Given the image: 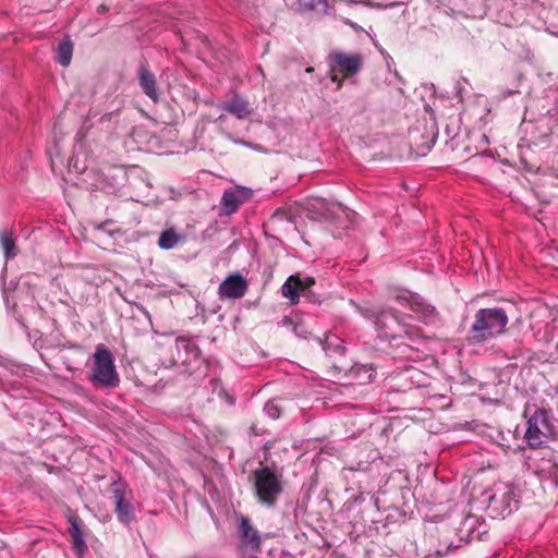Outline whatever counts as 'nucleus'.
<instances>
[{
    "mask_svg": "<svg viewBox=\"0 0 558 558\" xmlns=\"http://www.w3.org/2000/svg\"><path fill=\"white\" fill-rule=\"evenodd\" d=\"M507 324L508 316L502 308H482L474 316L468 340L471 343H484L504 333Z\"/></svg>",
    "mask_w": 558,
    "mask_h": 558,
    "instance_id": "obj_1",
    "label": "nucleus"
},
{
    "mask_svg": "<svg viewBox=\"0 0 558 558\" xmlns=\"http://www.w3.org/2000/svg\"><path fill=\"white\" fill-rule=\"evenodd\" d=\"M92 360L88 379L93 386L99 389L117 388L120 384V376L111 351L104 344H98Z\"/></svg>",
    "mask_w": 558,
    "mask_h": 558,
    "instance_id": "obj_2",
    "label": "nucleus"
},
{
    "mask_svg": "<svg viewBox=\"0 0 558 558\" xmlns=\"http://www.w3.org/2000/svg\"><path fill=\"white\" fill-rule=\"evenodd\" d=\"M254 486L258 500L267 506H272L282 492V485L278 475L269 468H260L254 471Z\"/></svg>",
    "mask_w": 558,
    "mask_h": 558,
    "instance_id": "obj_3",
    "label": "nucleus"
},
{
    "mask_svg": "<svg viewBox=\"0 0 558 558\" xmlns=\"http://www.w3.org/2000/svg\"><path fill=\"white\" fill-rule=\"evenodd\" d=\"M554 436V427L549 422L547 411L538 409L527 421L525 439L531 448L541 447Z\"/></svg>",
    "mask_w": 558,
    "mask_h": 558,
    "instance_id": "obj_4",
    "label": "nucleus"
},
{
    "mask_svg": "<svg viewBox=\"0 0 558 558\" xmlns=\"http://www.w3.org/2000/svg\"><path fill=\"white\" fill-rule=\"evenodd\" d=\"M198 347L189 338L180 337L174 340V342L169 345V356L163 361V363L169 364L170 366L190 365L192 362L196 361L199 356Z\"/></svg>",
    "mask_w": 558,
    "mask_h": 558,
    "instance_id": "obj_5",
    "label": "nucleus"
},
{
    "mask_svg": "<svg viewBox=\"0 0 558 558\" xmlns=\"http://www.w3.org/2000/svg\"><path fill=\"white\" fill-rule=\"evenodd\" d=\"M374 324L377 330L383 332V336L386 338L395 339L412 336L409 325L400 320L395 313L390 311H384L377 315Z\"/></svg>",
    "mask_w": 558,
    "mask_h": 558,
    "instance_id": "obj_6",
    "label": "nucleus"
},
{
    "mask_svg": "<svg viewBox=\"0 0 558 558\" xmlns=\"http://www.w3.org/2000/svg\"><path fill=\"white\" fill-rule=\"evenodd\" d=\"M248 284L245 278L240 274L235 272L229 275L219 286L218 294L220 299H240L247 291Z\"/></svg>",
    "mask_w": 558,
    "mask_h": 558,
    "instance_id": "obj_7",
    "label": "nucleus"
},
{
    "mask_svg": "<svg viewBox=\"0 0 558 558\" xmlns=\"http://www.w3.org/2000/svg\"><path fill=\"white\" fill-rule=\"evenodd\" d=\"M363 54L360 52L347 53L341 50H333L328 54V62L331 70H360L363 66Z\"/></svg>",
    "mask_w": 558,
    "mask_h": 558,
    "instance_id": "obj_8",
    "label": "nucleus"
},
{
    "mask_svg": "<svg viewBox=\"0 0 558 558\" xmlns=\"http://www.w3.org/2000/svg\"><path fill=\"white\" fill-rule=\"evenodd\" d=\"M513 490L509 485H498L494 488V493L488 497V505L495 511L504 514L512 511L511 501L513 500Z\"/></svg>",
    "mask_w": 558,
    "mask_h": 558,
    "instance_id": "obj_9",
    "label": "nucleus"
},
{
    "mask_svg": "<svg viewBox=\"0 0 558 558\" xmlns=\"http://www.w3.org/2000/svg\"><path fill=\"white\" fill-rule=\"evenodd\" d=\"M396 300L402 305L407 304L411 311L420 315L421 319L425 322H430L436 315L435 308L432 305L425 303L424 300L416 294L405 292L401 295H398Z\"/></svg>",
    "mask_w": 558,
    "mask_h": 558,
    "instance_id": "obj_10",
    "label": "nucleus"
},
{
    "mask_svg": "<svg viewBox=\"0 0 558 558\" xmlns=\"http://www.w3.org/2000/svg\"><path fill=\"white\" fill-rule=\"evenodd\" d=\"M113 501L119 521L129 524L132 520L131 493L119 487L114 488Z\"/></svg>",
    "mask_w": 558,
    "mask_h": 558,
    "instance_id": "obj_11",
    "label": "nucleus"
},
{
    "mask_svg": "<svg viewBox=\"0 0 558 558\" xmlns=\"http://www.w3.org/2000/svg\"><path fill=\"white\" fill-rule=\"evenodd\" d=\"M333 205L320 197H311L305 203L307 216L314 220L330 219Z\"/></svg>",
    "mask_w": 558,
    "mask_h": 558,
    "instance_id": "obj_12",
    "label": "nucleus"
},
{
    "mask_svg": "<svg viewBox=\"0 0 558 558\" xmlns=\"http://www.w3.org/2000/svg\"><path fill=\"white\" fill-rule=\"evenodd\" d=\"M250 190L245 187H236L225 191L221 198V207L226 215L234 213L239 205L250 196Z\"/></svg>",
    "mask_w": 558,
    "mask_h": 558,
    "instance_id": "obj_13",
    "label": "nucleus"
},
{
    "mask_svg": "<svg viewBox=\"0 0 558 558\" xmlns=\"http://www.w3.org/2000/svg\"><path fill=\"white\" fill-rule=\"evenodd\" d=\"M221 108L240 120L247 119L253 112L248 101L236 94L223 102Z\"/></svg>",
    "mask_w": 558,
    "mask_h": 558,
    "instance_id": "obj_14",
    "label": "nucleus"
},
{
    "mask_svg": "<svg viewBox=\"0 0 558 558\" xmlns=\"http://www.w3.org/2000/svg\"><path fill=\"white\" fill-rule=\"evenodd\" d=\"M239 530L243 546L258 550L260 547V537L258 532L251 525L247 518L243 515L240 518Z\"/></svg>",
    "mask_w": 558,
    "mask_h": 558,
    "instance_id": "obj_15",
    "label": "nucleus"
},
{
    "mask_svg": "<svg viewBox=\"0 0 558 558\" xmlns=\"http://www.w3.org/2000/svg\"><path fill=\"white\" fill-rule=\"evenodd\" d=\"M303 289V283L296 276H290L283 283L281 291L284 298L289 299L291 304L299 302V292Z\"/></svg>",
    "mask_w": 558,
    "mask_h": 558,
    "instance_id": "obj_16",
    "label": "nucleus"
},
{
    "mask_svg": "<svg viewBox=\"0 0 558 558\" xmlns=\"http://www.w3.org/2000/svg\"><path fill=\"white\" fill-rule=\"evenodd\" d=\"M73 54V43L69 37L62 39L56 50V60L58 63L66 68L70 65Z\"/></svg>",
    "mask_w": 558,
    "mask_h": 558,
    "instance_id": "obj_17",
    "label": "nucleus"
},
{
    "mask_svg": "<svg viewBox=\"0 0 558 558\" xmlns=\"http://www.w3.org/2000/svg\"><path fill=\"white\" fill-rule=\"evenodd\" d=\"M140 84L144 93L151 98L154 101L158 100V88L156 85V78L153 72H141Z\"/></svg>",
    "mask_w": 558,
    "mask_h": 558,
    "instance_id": "obj_18",
    "label": "nucleus"
},
{
    "mask_svg": "<svg viewBox=\"0 0 558 558\" xmlns=\"http://www.w3.org/2000/svg\"><path fill=\"white\" fill-rule=\"evenodd\" d=\"M0 244L7 259L13 258L17 255V247L15 245L12 231L8 229L0 231Z\"/></svg>",
    "mask_w": 558,
    "mask_h": 558,
    "instance_id": "obj_19",
    "label": "nucleus"
},
{
    "mask_svg": "<svg viewBox=\"0 0 558 558\" xmlns=\"http://www.w3.org/2000/svg\"><path fill=\"white\" fill-rule=\"evenodd\" d=\"M70 534H71V537H72V542H73V547L74 549L78 553V554H83L84 550L86 549V544H85V541H84V537H83V533L78 526V523L75 519H73L71 521V527L69 530Z\"/></svg>",
    "mask_w": 558,
    "mask_h": 558,
    "instance_id": "obj_20",
    "label": "nucleus"
},
{
    "mask_svg": "<svg viewBox=\"0 0 558 558\" xmlns=\"http://www.w3.org/2000/svg\"><path fill=\"white\" fill-rule=\"evenodd\" d=\"M180 241H181L180 235H178V233L174 231L173 228H170V229L161 232L159 240H158V245L163 250H171Z\"/></svg>",
    "mask_w": 558,
    "mask_h": 558,
    "instance_id": "obj_21",
    "label": "nucleus"
},
{
    "mask_svg": "<svg viewBox=\"0 0 558 558\" xmlns=\"http://www.w3.org/2000/svg\"><path fill=\"white\" fill-rule=\"evenodd\" d=\"M343 78H344V75L339 76L335 72H327L326 73V77H324L323 81L325 82V86L326 87H328L329 83L336 84V88L335 89L337 90V89L340 88L341 82H342Z\"/></svg>",
    "mask_w": 558,
    "mask_h": 558,
    "instance_id": "obj_22",
    "label": "nucleus"
},
{
    "mask_svg": "<svg viewBox=\"0 0 558 558\" xmlns=\"http://www.w3.org/2000/svg\"><path fill=\"white\" fill-rule=\"evenodd\" d=\"M265 412L267 413V415L271 418H278L280 416V409L279 407L270 401V402H267L265 404V408H264Z\"/></svg>",
    "mask_w": 558,
    "mask_h": 558,
    "instance_id": "obj_23",
    "label": "nucleus"
},
{
    "mask_svg": "<svg viewBox=\"0 0 558 558\" xmlns=\"http://www.w3.org/2000/svg\"><path fill=\"white\" fill-rule=\"evenodd\" d=\"M280 324L284 327H291L294 332L296 331V326L294 325L292 319L288 316L283 317Z\"/></svg>",
    "mask_w": 558,
    "mask_h": 558,
    "instance_id": "obj_24",
    "label": "nucleus"
},
{
    "mask_svg": "<svg viewBox=\"0 0 558 558\" xmlns=\"http://www.w3.org/2000/svg\"><path fill=\"white\" fill-rule=\"evenodd\" d=\"M107 11H108V7H107V5H105V4H100V5L97 8V12H98L99 14H104V13H106Z\"/></svg>",
    "mask_w": 558,
    "mask_h": 558,
    "instance_id": "obj_25",
    "label": "nucleus"
},
{
    "mask_svg": "<svg viewBox=\"0 0 558 558\" xmlns=\"http://www.w3.org/2000/svg\"><path fill=\"white\" fill-rule=\"evenodd\" d=\"M434 142H435V141H434V137H432V138L426 143V145H425V149H426V150H430V148H432V146H433Z\"/></svg>",
    "mask_w": 558,
    "mask_h": 558,
    "instance_id": "obj_26",
    "label": "nucleus"
},
{
    "mask_svg": "<svg viewBox=\"0 0 558 558\" xmlns=\"http://www.w3.org/2000/svg\"><path fill=\"white\" fill-rule=\"evenodd\" d=\"M235 143L246 145V143L244 141H235Z\"/></svg>",
    "mask_w": 558,
    "mask_h": 558,
    "instance_id": "obj_27",
    "label": "nucleus"
},
{
    "mask_svg": "<svg viewBox=\"0 0 558 558\" xmlns=\"http://www.w3.org/2000/svg\"><path fill=\"white\" fill-rule=\"evenodd\" d=\"M305 70L311 71V70H314V68L307 66V68H305Z\"/></svg>",
    "mask_w": 558,
    "mask_h": 558,
    "instance_id": "obj_28",
    "label": "nucleus"
}]
</instances>
